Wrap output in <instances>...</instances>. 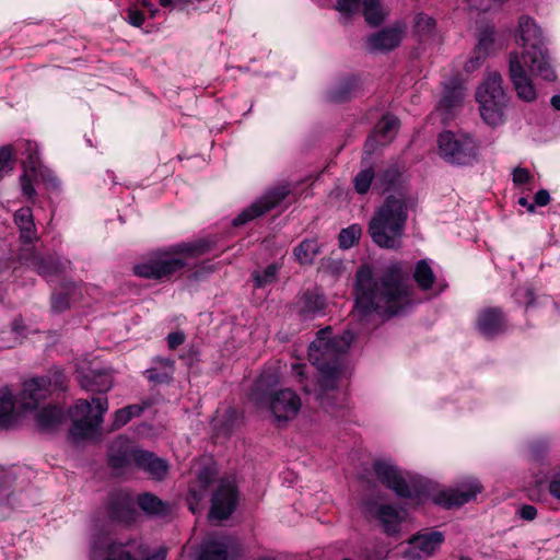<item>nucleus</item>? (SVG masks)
Returning <instances> with one entry per match:
<instances>
[{
  "mask_svg": "<svg viewBox=\"0 0 560 560\" xmlns=\"http://www.w3.org/2000/svg\"><path fill=\"white\" fill-rule=\"evenodd\" d=\"M516 44L521 52L509 55V77L518 98L534 102L537 91L525 67L535 75L555 81L557 72L551 65V57L546 46V38L540 26L529 16H521L516 34Z\"/></svg>",
  "mask_w": 560,
  "mask_h": 560,
  "instance_id": "obj_1",
  "label": "nucleus"
},
{
  "mask_svg": "<svg viewBox=\"0 0 560 560\" xmlns=\"http://www.w3.org/2000/svg\"><path fill=\"white\" fill-rule=\"evenodd\" d=\"M373 469L376 478L399 498L410 500V504L413 506L423 502V490L416 482L408 481L395 465L377 460L374 463Z\"/></svg>",
  "mask_w": 560,
  "mask_h": 560,
  "instance_id": "obj_9",
  "label": "nucleus"
},
{
  "mask_svg": "<svg viewBox=\"0 0 560 560\" xmlns=\"http://www.w3.org/2000/svg\"><path fill=\"white\" fill-rule=\"evenodd\" d=\"M464 97V94L462 92V90L459 89H453V90H448L446 91L441 101H440V105L444 108H446L447 110H452L453 108L457 107L462 100Z\"/></svg>",
  "mask_w": 560,
  "mask_h": 560,
  "instance_id": "obj_47",
  "label": "nucleus"
},
{
  "mask_svg": "<svg viewBox=\"0 0 560 560\" xmlns=\"http://www.w3.org/2000/svg\"><path fill=\"white\" fill-rule=\"evenodd\" d=\"M413 279L418 287L423 291L432 288L435 275L427 259H421L416 264Z\"/></svg>",
  "mask_w": 560,
  "mask_h": 560,
  "instance_id": "obj_36",
  "label": "nucleus"
},
{
  "mask_svg": "<svg viewBox=\"0 0 560 560\" xmlns=\"http://www.w3.org/2000/svg\"><path fill=\"white\" fill-rule=\"evenodd\" d=\"M488 57L480 51H477L475 48L471 52L470 58L466 61L464 69L466 72H472L479 69L482 63L486 61Z\"/></svg>",
  "mask_w": 560,
  "mask_h": 560,
  "instance_id": "obj_50",
  "label": "nucleus"
},
{
  "mask_svg": "<svg viewBox=\"0 0 560 560\" xmlns=\"http://www.w3.org/2000/svg\"><path fill=\"white\" fill-rule=\"evenodd\" d=\"M136 466L148 474L152 479L164 480L170 470L168 462L154 453L141 450L136 457Z\"/></svg>",
  "mask_w": 560,
  "mask_h": 560,
  "instance_id": "obj_20",
  "label": "nucleus"
},
{
  "mask_svg": "<svg viewBox=\"0 0 560 560\" xmlns=\"http://www.w3.org/2000/svg\"><path fill=\"white\" fill-rule=\"evenodd\" d=\"M368 511L381 523L387 535L398 533L405 518V512L392 504H370Z\"/></svg>",
  "mask_w": 560,
  "mask_h": 560,
  "instance_id": "obj_19",
  "label": "nucleus"
},
{
  "mask_svg": "<svg viewBox=\"0 0 560 560\" xmlns=\"http://www.w3.org/2000/svg\"><path fill=\"white\" fill-rule=\"evenodd\" d=\"M361 228L358 224H352L347 229H342L339 233V246L343 249L352 247L361 236Z\"/></svg>",
  "mask_w": 560,
  "mask_h": 560,
  "instance_id": "obj_45",
  "label": "nucleus"
},
{
  "mask_svg": "<svg viewBox=\"0 0 560 560\" xmlns=\"http://www.w3.org/2000/svg\"><path fill=\"white\" fill-rule=\"evenodd\" d=\"M438 144L439 155L452 164L467 165L477 156V145L468 136L445 131L439 136Z\"/></svg>",
  "mask_w": 560,
  "mask_h": 560,
  "instance_id": "obj_10",
  "label": "nucleus"
},
{
  "mask_svg": "<svg viewBox=\"0 0 560 560\" xmlns=\"http://www.w3.org/2000/svg\"><path fill=\"white\" fill-rule=\"evenodd\" d=\"M109 515L116 522L130 524L138 516L136 502L128 493H117L110 499Z\"/></svg>",
  "mask_w": 560,
  "mask_h": 560,
  "instance_id": "obj_21",
  "label": "nucleus"
},
{
  "mask_svg": "<svg viewBox=\"0 0 560 560\" xmlns=\"http://www.w3.org/2000/svg\"><path fill=\"white\" fill-rule=\"evenodd\" d=\"M402 37L400 27H386L382 31L369 36L368 47L373 52H386L396 48Z\"/></svg>",
  "mask_w": 560,
  "mask_h": 560,
  "instance_id": "obj_23",
  "label": "nucleus"
},
{
  "mask_svg": "<svg viewBox=\"0 0 560 560\" xmlns=\"http://www.w3.org/2000/svg\"><path fill=\"white\" fill-rule=\"evenodd\" d=\"M174 373V360L171 358L156 357L153 365L144 374L150 382L167 383L172 380Z\"/></svg>",
  "mask_w": 560,
  "mask_h": 560,
  "instance_id": "obj_27",
  "label": "nucleus"
},
{
  "mask_svg": "<svg viewBox=\"0 0 560 560\" xmlns=\"http://www.w3.org/2000/svg\"><path fill=\"white\" fill-rule=\"evenodd\" d=\"M290 192V187L287 184L273 187L268 190L258 200L253 202L248 208L244 209L234 220L235 226L243 225L269 210L276 208Z\"/></svg>",
  "mask_w": 560,
  "mask_h": 560,
  "instance_id": "obj_12",
  "label": "nucleus"
},
{
  "mask_svg": "<svg viewBox=\"0 0 560 560\" xmlns=\"http://www.w3.org/2000/svg\"><path fill=\"white\" fill-rule=\"evenodd\" d=\"M79 382L82 388L96 393H105L113 386L110 374L103 370H91L88 373L80 374Z\"/></svg>",
  "mask_w": 560,
  "mask_h": 560,
  "instance_id": "obj_26",
  "label": "nucleus"
},
{
  "mask_svg": "<svg viewBox=\"0 0 560 560\" xmlns=\"http://www.w3.org/2000/svg\"><path fill=\"white\" fill-rule=\"evenodd\" d=\"M21 187L25 196L33 197L35 196V189L32 185V180L28 176V174H23L21 176Z\"/></svg>",
  "mask_w": 560,
  "mask_h": 560,
  "instance_id": "obj_59",
  "label": "nucleus"
},
{
  "mask_svg": "<svg viewBox=\"0 0 560 560\" xmlns=\"http://www.w3.org/2000/svg\"><path fill=\"white\" fill-rule=\"evenodd\" d=\"M167 550L165 547H160L158 550H155L152 555H149L145 557L144 560H165L166 559Z\"/></svg>",
  "mask_w": 560,
  "mask_h": 560,
  "instance_id": "obj_62",
  "label": "nucleus"
},
{
  "mask_svg": "<svg viewBox=\"0 0 560 560\" xmlns=\"http://www.w3.org/2000/svg\"><path fill=\"white\" fill-rule=\"evenodd\" d=\"M319 252L320 247L316 240H304L294 248L293 254L301 265H311Z\"/></svg>",
  "mask_w": 560,
  "mask_h": 560,
  "instance_id": "obj_35",
  "label": "nucleus"
},
{
  "mask_svg": "<svg viewBox=\"0 0 560 560\" xmlns=\"http://www.w3.org/2000/svg\"><path fill=\"white\" fill-rule=\"evenodd\" d=\"M477 45L475 49L481 54L490 57L495 51L502 48V44L498 38V33L494 26L486 25L478 31Z\"/></svg>",
  "mask_w": 560,
  "mask_h": 560,
  "instance_id": "obj_28",
  "label": "nucleus"
},
{
  "mask_svg": "<svg viewBox=\"0 0 560 560\" xmlns=\"http://www.w3.org/2000/svg\"><path fill=\"white\" fill-rule=\"evenodd\" d=\"M514 298L518 304H524L526 307H528L534 302V292L529 287H520L515 290Z\"/></svg>",
  "mask_w": 560,
  "mask_h": 560,
  "instance_id": "obj_49",
  "label": "nucleus"
},
{
  "mask_svg": "<svg viewBox=\"0 0 560 560\" xmlns=\"http://www.w3.org/2000/svg\"><path fill=\"white\" fill-rule=\"evenodd\" d=\"M362 3L363 0H337L336 10L342 18L349 19L360 11Z\"/></svg>",
  "mask_w": 560,
  "mask_h": 560,
  "instance_id": "obj_46",
  "label": "nucleus"
},
{
  "mask_svg": "<svg viewBox=\"0 0 560 560\" xmlns=\"http://www.w3.org/2000/svg\"><path fill=\"white\" fill-rule=\"evenodd\" d=\"M503 80L499 72H489L478 86L476 100L480 106L482 119L491 126L503 121V112L508 105V96L502 86Z\"/></svg>",
  "mask_w": 560,
  "mask_h": 560,
  "instance_id": "obj_8",
  "label": "nucleus"
},
{
  "mask_svg": "<svg viewBox=\"0 0 560 560\" xmlns=\"http://www.w3.org/2000/svg\"><path fill=\"white\" fill-rule=\"evenodd\" d=\"M324 300L316 293H305L301 299L300 312L304 315H315L323 311Z\"/></svg>",
  "mask_w": 560,
  "mask_h": 560,
  "instance_id": "obj_42",
  "label": "nucleus"
},
{
  "mask_svg": "<svg viewBox=\"0 0 560 560\" xmlns=\"http://www.w3.org/2000/svg\"><path fill=\"white\" fill-rule=\"evenodd\" d=\"M69 306L67 294L58 293L51 296V307L55 312H63Z\"/></svg>",
  "mask_w": 560,
  "mask_h": 560,
  "instance_id": "obj_54",
  "label": "nucleus"
},
{
  "mask_svg": "<svg viewBox=\"0 0 560 560\" xmlns=\"http://www.w3.org/2000/svg\"><path fill=\"white\" fill-rule=\"evenodd\" d=\"M435 21L424 13H418L415 18V30L422 40L429 38L434 31Z\"/></svg>",
  "mask_w": 560,
  "mask_h": 560,
  "instance_id": "obj_43",
  "label": "nucleus"
},
{
  "mask_svg": "<svg viewBox=\"0 0 560 560\" xmlns=\"http://www.w3.org/2000/svg\"><path fill=\"white\" fill-rule=\"evenodd\" d=\"M240 552L238 541L230 536L209 537L203 541L197 560H228Z\"/></svg>",
  "mask_w": 560,
  "mask_h": 560,
  "instance_id": "obj_14",
  "label": "nucleus"
},
{
  "mask_svg": "<svg viewBox=\"0 0 560 560\" xmlns=\"http://www.w3.org/2000/svg\"><path fill=\"white\" fill-rule=\"evenodd\" d=\"M150 404L143 402V404H136V405H129L125 408H121L117 410L114 413V421H113V430H117L125 424H127L133 417L140 416L145 408H148Z\"/></svg>",
  "mask_w": 560,
  "mask_h": 560,
  "instance_id": "obj_37",
  "label": "nucleus"
},
{
  "mask_svg": "<svg viewBox=\"0 0 560 560\" xmlns=\"http://www.w3.org/2000/svg\"><path fill=\"white\" fill-rule=\"evenodd\" d=\"M27 151L30 152V156L25 164H27L32 171H35L38 165V158H37V151L36 145L32 144L31 142L26 143Z\"/></svg>",
  "mask_w": 560,
  "mask_h": 560,
  "instance_id": "obj_57",
  "label": "nucleus"
},
{
  "mask_svg": "<svg viewBox=\"0 0 560 560\" xmlns=\"http://www.w3.org/2000/svg\"><path fill=\"white\" fill-rule=\"evenodd\" d=\"M330 327L317 332L308 348V359L319 373L316 384V398L325 406L324 396L336 389L340 370V355L343 354L354 339L352 331L346 330L342 335L331 336Z\"/></svg>",
  "mask_w": 560,
  "mask_h": 560,
  "instance_id": "obj_3",
  "label": "nucleus"
},
{
  "mask_svg": "<svg viewBox=\"0 0 560 560\" xmlns=\"http://www.w3.org/2000/svg\"><path fill=\"white\" fill-rule=\"evenodd\" d=\"M44 377H49L52 380L51 386L58 389H65L66 387V377L60 370H54L50 371L48 375H45Z\"/></svg>",
  "mask_w": 560,
  "mask_h": 560,
  "instance_id": "obj_55",
  "label": "nucleus"
},
{
  "mask_svg": "<svg viewBox=\"0 0 560 560\" xmlns=\"http://www.w3.org/2000/svg\"><path fill=\"white\" fill-rule=\"evenodd\" d=\"M410 198L405 194L389 195L375 209L369 223V234L381 248L397 249L401 246L408 220Z\"/></svg>",
  "mask_w": 560,
  "mask_h": 560,
  "instance_id": "obj_4",
  "label": "nucleus"
},
{
  "mask_svg": "<svg viewBox=\"0 0 560 560\" xmlns=\"http://www.w3.org/2000/svg\"><path fill=\"white\" fill-rule=\"evenodd\" d=\"M477 328L486 338H493L505 330V319L500 308L489 307L480 312Z\"/></svg>",
  "mask_w": 560,
  "mask_h": 560,
  "instance_id": "obj_22",
  "label": "nucleus"
},
{
  "mask_svg": "<svg viewBox=\"0 0 560 560\" xmlns=\"http://www.w3.org/2000/svg\"><path fill=\"white\" fill-rule=\"evenodd\" d=\"M518 516L524 521H534L537 516V509L534 505L524 504L517 511Z\"/></svg>",
  "mask_w": 560,
  "mask_h": 560,
  "instance_id": "obj_56",
  "label": "nucleus"
},
{
  "mask_svg": "<svg viewBox=\"0 0 560 560\" xmlns=\"http://www.w3.org/2000/svg\"><path fill=\"white\" fill-rule=\"evenodd\" d=\"M276 384L273 375L264 374L256 381L249 397L257 407L267 408L276 423L282 424L298 416L302 401L290 388L273 389Z\"/></svg>",
  "mask_w": 560,
  "mask_h": 560,
  "instance_id": "obj_6",
  "label": "nucleus"
},
{
  "mask_svg": "<svg viewBox=\"0 0 560 560\" xmlns=\"http://www.w3.org/2000/svg\"><path fill=\"white\" fill-rule=\"evenodd\" d=\"M362 13L370 25L381 24L386 15L380 0H363Z\"/></svg>",
  "mask_w": 560,
  "mask_h": 560,
  "instance_id": "obj_39",
  "label": "nucleus"
},
{
  "mask_svg": "<svg viewBox=\"0 0 560 560\" xmlns=\"http://www.w3.org/2000/svg\"><path fill=\"white\" fill-rule=\"evenodd\" d=\"M14 221L20 229V235L23 242L32 243L36 238V230L31 209H19L14 214Z\"/></svg>",
  "mask_w": 560,
  "mask_h": 560,
  "instance_id": "obj_32",
  "label": "nucleus"
},
{
  "mask_svg": "<svg viewBox=\"0 0 560 560\" xmlns=\"http://www.w3.org/2000/svg\"><path fill=\"white\" fill-rule=\"evenodd\" d=\"M208 250L203 241L182 243L165 250L151 254L144 261L133 267L136 276L144 279L161 280L183 269L188 257L200 256Z\"/></svg>",
  "mask_w": 560,
  "mask_h": 560,
  "instance_id": "obj_5",
  "label": "nucleus"
},
{
  "mask_svg": "<svg viewBox=\"0 0 560 560\" xmlns=\"http://www.w3.org/2000/svg\"><path fill=\"white\" fill-rule=\"evenodd\" d=\"M131 542H110L106 548L104 560H137L131 553Z\"/></svg>",
  "mask_w": 560,
  "mask_h": 560,
  "instance_id": "obj_41",
  "label": "nucleus"
},
{
  "mask_svg": "<svg viewBox=\"0 0 560 560\" xmlns=\"http://www.w3.org/2000/svg\"><path fill=\"white\" fill-rule=\"evenodd\" d=\"M534 176L527 168L516 167L513 171V182L515 185H525L529 184L533 180Z\"/></svg>",
  "mask_w": 560,
  "mask_h": 560,
  "instance_id": "obj_52",
  "label": "nucleus"
},
{
  "mask_svg": "<svg viewBox=\"0 0 560 560\" xmlns=\"http://www.w3.org/2000/svg\"><path fill=\"white\" fill-rule=\"evenodd\" d=\"M305 368L306 365L303 363H293L291 366V371L293 376L303 385L304 392L310 393L312 389L310 388L308 384L304 383Z\"/></svg>",
  "mask_w": 560,
  "mask_h": 560,
  "instance_id": "obj_53",
  "label": "nucleus"
},
{
  "mask_svg": "<svg viewBox=\"0 0 560 560\" xmlns=\"http://www.w3.org/2000/svg\"><path fill=\"white\" fill-rule=\"evenodd\" d=\"M185 340V335L180 331L171 332L167 336V346L170 349L174 350L178 346H180Z\"/></svg>",
  "mask_w": 560,
  "mask_h": 560,
  "instance_id": "obj_58",
  "label": "nucleus"
},
{
  "mask_svg": "<svg viewBox=\"0 0 560 560\" xmlns=\"http://www.w3.org/2000/svg\"><path fill=\"white\" fill-rule=\"evenodd\" d=\"M237 490L233 481L222 479L211 500L210 517L226 520L235 510Z\"/></svg>",
  "mask_w": 560,
  "mask_h": 560,
  "instance_id": "obj_13",
  "label": "nucleus"
},
{
  "mask_svg": "<svg viewBox=\"0 0 560 560\" xmlns=\"http://www.w3.org/2000/svg\"><path fill=\"white\" fill-rule=\"evenodd\" d=\"M402 184V170L397 164H393L378 173L375 182V187L380 186L384 192L390 190H398V194L396 196H399L402 192L408 198H410Z\"/></svg>",
  "mask_w": 560,
  "mask_h": 560,
  "instance_id": "obj_24",
  "label": "nucleus"
},
{
  "mask_svg": "<svg viewBox=\"0 0 560 560\" xmlns=\"http://www.w3.org/2000/svg\"><path fill=\"white\" fill-rule=\"evenodd\" d=\"M281 266L277 262L270 264L264 270L252 272V279L256 288H265L277 281L278 271Z\"/></svg>",
  "mask_w": 560,
  "mask_h": 560,
  "instance_id": "obj_40",
  "label": "nucleus"
},
{
  "mask_svg": "<svg viewBox=\"0 0 560 560\" xmlns=\"http://www.w3.org/2000/svg\"><path fill=\"white\" fill-rule=\"evenodd\" d=\"M144 22V16L140 11H129V23L133 26L140 27Z\"/></svg>",
  "mask_w": 560,
  "mask_h": 560,
  "instance_id": "obj_61",
  "label": "nucleus"
},
{
  "mask_svg": "<svg viewBox=\"0 0 560 560\" xmlns=\"http://www.w3.org/2000/svg\"><path fill=\"white\" fill-rule=\"evenodd\" d=\"M14 419V396L8 388H2L0 390V430L10 428Z\"/></svg>",
  "mask_w": 560,
  "mask_h": 560,
  "instance_id": "obj_33",
  "label": "nucleus"
},
{
  "mask_svg": "<svg viewBox=\"0 0 560 560\" xmlns=\"http://www.w3.org/2000/svg\"><path fill=\"white\" fill-rule=\"evenodd\" d=\"M535 488L528 489V498L530 500H546V494H550L556 499H560V481L558 479L547 480L542 477L536 479Z\"/></svg>",
  "mask_w": 560,
  "mask_h": 560,
  "instance_id": "obj_31",
  "label": "nucleus"
},
{
  "mask_svg": "<svg viewBox=\"0 0 560 560\" xmlns=\"http://www.w3.org/2000/svg\"><path fill=\"white\" fill-rule=\"evenodd\" d=\"M33 266L40 276L48 278L65 271L70 266V261L60 260L52 256L35 257Z\"/></svg>",
  "mask_w": 560,
  "mask_h": 560,
  "instance_id": "obj_30",
  "label": "nucleus"
},
{
  "mask_svg": "<svg viewBox=\"0 0 560 560\" xmlns=\"http://www.w3.org/2000/svg\"><path fill=\"white\" fill-rule=\"evenodd\" d=\"M108 410L106 397H93L92 401L80 399L70 409L72 427L70 435L74 441L93 439L98 435L103 416Z\"/></svg>",
  "mask_w": 560,
  "mask_h": 560,
  "instance_id": "obj_7",
  "label": "nucleus"
},
{
  "mask_svg": "<svg viewBox=\"0 0 560 560\" xmlns=\"http://www.w3.org/2000/svg\"><path fill=\"white\" fill-rule=\"evenodd\" d=\"M217 475L211 459L203 458L197 463V483L189 489L187 502L192 513H196L198 503L205 498L209 485Z\"/></svg>",
  "mask_w": 560,
  "mask_h": 560,
  "instance_id": "obj_15",
  "label": "nucleus"
},
{
  "mask_svg": "<svg viewBox=\"0 0 560 560\" xmlns=\"http://www.w3.org/2000/svg\"><path fill=\"white\" fill-rule=\"evenodd\" d=\"M551 105L555 109L560 110V94H556L551 97Z\"/></svg>",
  "mask_w": 560,
  "mask_h": 560,
  "instance_id": "obj_64",
  "label": "nucleus"
},
{
  "mask_svg": "<svg viewBox=\"0 0 560 560\" xmlns=\"http://www.w3.org/2000/svg\"><path fill=\"white\" fill-rule=\"evenodd\" d=\"M62 419V410L55 406L45 407L36 416L37 423L43 430L56 428L61 423Z\"/></svg>",
  "mask_w": 560,
  "mask_h": 560,
  "instance_id": "obj_38",
  "label": "nucleus"
},
{
  "mask_svg": "<svg viewBox=\"0 0 560 560\" xmlns=\"http://www.w3.org/2000/svg\"><path fill=\"white\" fill-rule=\"evenodd\" d=\"M550 201V195L546 189H540L534 197V205L538 207H545Z\"/></svg>",
  "mask_w": 560,
  "mask_h": 560,
  "instance_id": "obj_60",
  "label": "nucleus"
},
{
  "mask_svg": "<svg viewBox=\"0 0 560 560\" xmlns=\"http://www.w3.org/2000/svg\"><path fill=\"white\" fill-rule=\"evenodd\" d=\"M358 88L359 84L355 78H347L331 88L326 97L331 103H343L357 94Z\"/></svg>",
  "mask_w": 560,
  "mask_h": 560,
  "instance_id": "obj_29",
  "label": "nucleus"
},
{
  "mask_svg": "<svg viewBox=\"0 0 560 560\" xmlns=\"http://www.w3.org/2000/svg\"><path fill=\"white\" fill-rule=\"evenodd\" d=\"M137 504L149 515L164 516L168 513L167 504L151 493L140 494Z\"/></svg>",
  "mask_w": 560,
  "mask_h": 560,
  "instance_id": "obj_34",
  "label": "nucleus"
},
{
  "mask_svg": "<svg viewBox=\"0 0 560 560\" xmlns=\"http://www.w3.org/2000/svg\"><path fill=\"white\" fill-rule=\"evenodd\" d=\"M444 540L441 532L418 534L409 539L405 556L410 560H421L431 557Z\"/></svg>",
  "mask_w": 560,
  "mask_h": 560,
  "instance_id": "obj_16",
  "label": "nucleus"
},
{
  "mask_svg": "<svg viewBox=\"0 0 560 560\" xmlns=\"http://www.w3.org/2000/svg\"><path fill=\"white\" fill-rule=\"evenodd\" d=\"M413 288L398 266L388 267L377 279L369 268L357 271L354 313L361 319L375 313L392 317L413 303Z\"/></svg>",
  "mask_w": 560,
  "mask_h": 560,
  "instance_id": "obj_2",
  "label": "nucleus"
},
{
  "mask_svg": "<svg viewBox=\"0 0 560 560\" xmlns=\"http://www.w3.org/2000/svg\"><path fill=\"white\" fill-rule=\"evenodd\" d=\"M140 448L133 446L131 441L119 436L112 442L108 450V465L114 469H122L136 465V457Z\"/></svg>",
  "mask_w": 560,
  "mask_h": 560,
  "instance_id": "obj_17",
  "label": "nucleus"
},
{
  "mask_svg": "<svg viewBox=\"0 0 560 560\" xmlns=\"http://www.w3.org/2000/svg\"><path fill=\"white\" fill-rule=\"evenodd\" d=\"M14 481V475L4 469H0V498L9 500L11 492L10 489Z\"/></svg>",
  "mask_w": 560,
  "mask_h": 560,
  "instance_id": "obj_48",
  "label": "nucleus"
},
{
  "mask_svg": "<svg viewBox=\"0 0 560 560\" xmlns=\"http://www.w3.org/2000/svg\"><path fill=\"white\" fill-rule=\"evenodd\" d=\"M517 202H518L520 206L526 208L528 212H534L535 211L534 202H529L527 197H521Z\"/></svg>",
  "mask_w": 560,
  "mask_h": 560,
  "instance_id": "obj_63",
  "label": "nucleus"
},
{
  "mask_svg": "<svg viewBox=\"0 0 560 560\" xmlns=\"http://www.w3.org/2000/svg\"><path fill=\"white\" fill-rule=\"evenodd\" d=\"M52 380L49 377H34L23 384L21 401L24 408L34 409L50 394Z\"/></svg>",
  "mask_w": 560,
  "mask_h": 560,
  "instance_id": "obj_18",
  "label": "nucleus"
},
{
  "mask_svg": "<svg viewBox=\"0 0 560 560\" xmlns=\"http://www.w3.org/2000/svg\"><path fill=\"white\" fill-rule=\"evenodd\" d=\"M12 150L10 147L0 148V178L2 177V172L9 168L11 171L12 166Z\"/></svg>",
  "mask_w": 560,
  "mask_h": 560,
  "instance_id": "obj_51",
  "label": "nucleus"
},
{
  "mask_svg": "<svg viewBox=\"0 0 560 560\" xmlns=\"http://www.w3.org/2000/svg\"><path fill=\"white\" fill-rule=\"evenodd\" d=\"M374 178H375V173L372 167H368V168L360 171L353 179V185H354L355 191L360 195L366 194L369 191Z\"/></svg>",
  "mask_w": 560,
  "mask_h": 560,
  "instance_id": "obj_44",
  "label": "nucleus"
},
{
  "mask_svg": "<svg viewBox=\"0 0 560 560\" xmlns=\"http://www.w3.org/2000/svg\"><path fill=\"white\" fill-rule=\"evenodd\" d=\"M481 491L480 481L475 477H467L455 487L438 492L433 501L446 509L458 508L475 500Z\"/></svg>",
  "mask_w": 560,
  "mask_h": 560,
  "instance_id": "obj_11",
  "label": "nucleus"
},
{
  "mask_svg": "<svg viewBox=\"0 0 560 560\" xmlns=\"http://www.w3.org/2000/svg\"><path fill=\"white\" fill-rule=\"evenodd\" d=\"M398 119L394 116H384L375 126V132L365 142V150L371 152L375 143L385 144L392 139L398 128Z\"/></svg>",
  "mask_w": 560,
  "mask_h": 560,
  "instance_id": "obj_25",
  "label": "nucleus"
}]
</instances>
